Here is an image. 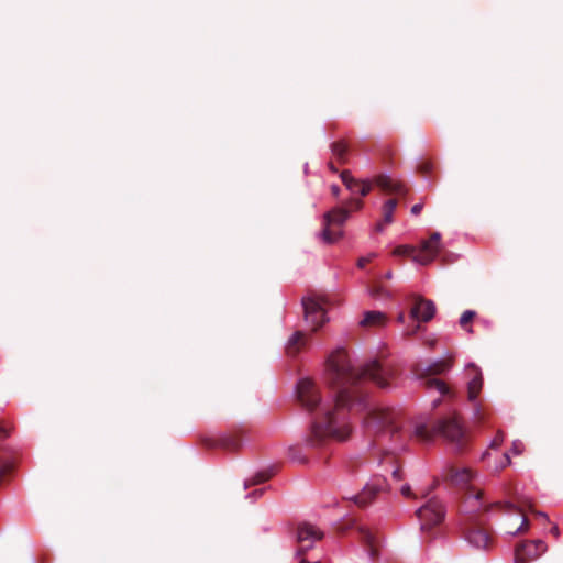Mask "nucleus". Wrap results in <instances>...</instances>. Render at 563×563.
<instances>
[{
    "mask_svg": "<svg viewBox=\"0 0 563 563\" xmlns=\"http://www.w3.org/2000/svg\"><path fill=\"white\" fill-rule=\"evenodd\" d=\"M396 365L373 360L362 366L352 363L344 349H338L328 358L327 378L334 391L333 406H322L311 423L306 438V446L320 449L329 441H345L352 433L351 416L367 408V393L364 390L366 380L377 387H391L398 377Z\"/></svg>",
    "mask_w": 563,
    "mask_h": 563,
    "instance_id": "obj_1",
    "label": "nucleus"
},
{
    "mask_svg": "<svg viewBox=\"0 0 563 563\" xmlns=\"http://www.w3.org/2000/svg\"><path fill=\"white\" fill-rule=\"evenodd\" d=\"M366 433L374 438V444L384 449L386 441L402 443V426L399 416L391 409H373L364 421Z\"/></svg>",
    "mask_w": 563,
    "mask_h": 563,
    "instance_id": "obj_2",
    "label": "nucleus"
},
{
    "mask_svg": "<svg viewBox=\"0 0 563 563\" xmlns=\"http://www.w3.org/2000/svg\"><path fill=\"white\" fill-rule=\"evenodd\" d=\"M438 434H442L462 449L465 443V433L456 418H446L432 424L419 423L415 429V437L422 442H430Z\"/></svg>",
    "mask_w": 563,
    "mask_h": 563,
    "instance_id": "obj_3",
    "label": "nucleus"
},
{
    "mask_svg": "<svg viewBox=\"0 0 563 563\" xmlns=\"http://www.w3.org/2000/svg\"><path fill=\"white\" fill-rule=\"evenodd\" d=\"M452 361L450 358L438 360L431 364H418L415 367V374L422 382L427 389H434L441 396L451 395L449 386L437 376L442 375L450 371Z\"/></svg>",
    "mask_w": 563,
    "mask_h": 563,
    "instance_id": "obj_4",
    "label": "nucleus"
},
{
    "mask_svg": "<svg viewBox=\"0 0 563 563\" xmlns=\"http://www.w3.org/2000/svg\"><path fill=\"white\" fill-rule=\"evenodd\" d=\"M350 216L347 208L338 207L324 214L322 239L327 243H334L342 238V225Z\"/></svg>",
    "mask_w": 563,
    "mask_h": 563,
    "instance_id": "obj_5",
    "label": "nucleus"
},
{
    "mask_svg": "<svg viewBox=\"0 0 563 563\" xmlns=\"http://www.w3.org/2000/svg\"><path fill=\"white\" fill-rule=\"evenodd\" d=\"M444 507L438 499H430L426 505L417 510V516L421 522V530L427 532L433 527L440 525L444 519Z\"/></svg>",
    "mask_w": 563,
    "mask_h": 563,
    "instance_id": "obj_6",
    "label": "nucleus"
},
{
    "mask_svg": "<svg viewBox=\"0 0 563 563\" xmlns=\"http://www.w3.org/2000/svg\"><path fill=\"white\" fill-rule=\"evenodd\" d=\"M324 303L321 297L312 296L302 299L305 320L311 325L312 331H317L327 322Z\"/></svg>",
    "mask_w": 563,
    "mask_h": 563,
    "instance_id": "obj_7",
    "label": "nucleus"
},
{
    "mask_svg": "<svg viewBox=\"0 0 563 563\" xmlns=\"http://www.w3.org/2000/svg\"><path fill=\"white\" fill-rule=\"evenodd\" d=\"M497 508L503 514L516 515L521 519V522L518 527L514 528V525L507 523L506 531L508 534H523L529 529V521L523 512V509L520 506H517L512 503H500L496 501L489 504L485 507V511H490L492 509Z\"/></svg>",
    "mask_w": 563,
    "mask_h": 563,
    "instance_id": "obj_8",
    "label": "nucleus"
},
{
    "mask_svg": "<svg viewBox=\"0 0 563 563\" xmlns=\"http://www.w3.org/2000/svg\"><path fill=\"white\" fill-rule=\"evenodd\" d=\"M297 398L300 405L308 411L316 410L321 404L320 391L309 378H303L298 383Z\"/></svg>",
    "mask_w": 563,
    "mask_h": 563,
    "instance_id": "obj_9",
    "label": "nucleus"
},
{
    "mask_svg": "<svg viewBox=\"0 0 563 563\" xmlns=\"http://www.w3.org/2000/svg\"><path fill=\"white\" fill-rule=\"evenodd\" d=\"M322 537L323 533L316 526L307 522L299 523L296 532V539L299 544L297 554L303 555Z\"/></svg>",
    "mask_w": 563,
    "mask_h": 563,
    "instance_id": "obj_10",
    "label": "nucleus"
},
{
    "mask_svg": "<svg viewBox=\"0 0 563 563\" xmlns=\"http://www.w3.org/2000/svg\"><path fill=\"white\" fill-rule=\"evenodd\" d=\"M441 250V234L433 232L430 238L421 243V247L413 255V261L428 265L431 263Z\"/></svg>",
    "mask_w": 563,
    "mask_h": 563,
    "instance_id": "obj_11",
    "label": "nucleus"
},
{
    "mask_svg": "<svg viewBox=\"0 0 563 563\" xmlns=\"http://www.w3.org/2000/svg\"><path fill=\"white\" fill-rule=\"evenodd\" d=\"M466 540L478 549H488L493 542L490 532L476 520H472L465 531Z\"/></svg>",
    "mask_w": 563,
    "mask_h": 563,
    "instance_id": "obj_12",
    "label": "nucleus"
},
{
    "mask_svg": "<svg viewBox=\"0 0 563 563\" xmlns=\"http://www.w3.org/2000/svg\"><path fill=\"white\" fill-rule=\"evenodd\" d=\"M547 549V544L542 540L523 542L516 548L515 561L516 563H528L543 554Z\"/></svg>",
    "mask_w": 563,
    "mask_h": 563,
    "instance_id": "obj_13",
    "label": "nucleus"
},
{
    "mask_svg": "<svg viewBox=\"0 0 563 563\" xmlns=\"http://www.w3.org/2000/svg\"><path fill=\"white\" fill-rule=\"evenodd\" d=\"M16 464V452L9 445H0V485L12 474Z\"/></svg>",
    "mask_w": 563,
    "mask_h": 563,
    "instance_id": "obj_14",
    "label": "nucleus"
},
{
    "mask_svg": "<svg viewBox=\"0 0 563 563\" xmlns=\"http://www.w3.org/2000/svg\"><path fill=\"white\" fill-rule=\"evenodd\" d=\"M435 313V305L432 300L424 299L422 297H417L415 300V305L411 308L412 318L428 322L430 321Z\"/></svg>",
    "mask_w": 563,
    "mask_h": 563,
    "instance_id": "obj_15",
    "label": "nucleus"
},
{
    "mask_svg": "<svg viewBox=\"0 0 563 563\" xmlns=\"http://www.w3.org/2000/svg\"><path fill=\"white\" fill-rule=\"evenodd\" d=\"M384 487V481L380 479L367 484L360 494L353 497V500L358 507L365 508L383 492Z\"/></svg>",
    "mask_w": 563,
    "mask_h": 563,
    "instance_id": "obj_16",
    "label": "nucleus"
},
{
    "mask_svg": "<svg viewBox=\"0 0 563 563\" xmlns=\"http://www.w3.org/2000/svg\"><path fill=\"white\" fill-rule=\"evenodd\" d=\"M361 542L367 551L369 558L375 560L379 555V539L374 531L366 527H358L357 529Z\"/></svg>",
    "mask_w": 563,
    "mask_h": 563,
    "instance_id": "obj_17",
    "label": "nucleus"
},
{
    "mask_svg": "<svg viewBox=\"0 0 563 563\" xmlns=\"http://www.w3.org/2000/svg\"><path fill=\"white\" fill-rule=\"evenodd\" d=\"M466 369L471 376L467 384V397L470 401H474L482 390L483 376L481 369L475 364H470Z\"/></svg>",
    "mask_w": 563,
    "mask_h": 563,
    "instance_id": "obj_18",
    "label": "nucleus"
},
{
    "mask_svg": "<svg viewBox=\"0 0 563 563\" xmlns=\"http://www.w3.org/2000/svg\"><path fill=\"white\" fill-rule=\"evenodd\" d=\"M210 448H221L227 451H236L241 448L242 440L238 432L229 433L217 439L207 440Z\"/></svg>",
    "mask_w": 563,
    "mask_h": 563,
    "instance_id": "obj_19",
    "label": "nucleus"
},
{
    "mask_svg": "<svg viewBox=\"0 0 563 563\" xmlns=\"http://www.w3.org/2000/svg\"><path fill=\"white\" fill-rule=\"evenodd\" d=\"M473 476L474 474L470 468H459L452 466L449 468L445 478L450 481L453 485L465 486L470 484V482L473 479Z\"/></svg>",
    "mask_w": 563,
    "mask_h": 563,
    "instance_id": "obj_20",
    "label": "nucleus"
},
{
    "mask_svg": "<svg viewBox=\"0 0 563 563\" xmlns=\"http://www.w3.org/2000/svg\"><path fill=\"white\" fill-rule=\"evenodd\" d=\"M376 185L387 194H406L402 183L396 181L388 176L379 175L375 179Z\"/></svg>",
    "mask_w": 563,
    "mask_h": 563,
    "instance_id": "obj_21",
    "label": "nucleus"
},
{
    "mask_svg": "<svg viewBox=\"0 0 563 563\" xmlns=\"http://www.w3.org/2000/svg\"><path fill=\"white\" fill-rule=\"evenodd\" d=\"M307 340L305 338V333L301 331H297L292 334V336L288 340L286 345V353L290 357H296L300 351L306 346Z\"/></svg>",
    "mask_w": 563,
    "mask_h": 563,
    "instance_id": "obj_22",
    "label": "nucleus"
},
{
    "mask_svg": "<svg viewBox=\"0 0 563 563\" xmlns=\"http://www.w3.org/2000/svg\"><path fill=\"white\" fill-rule=\"evenodd\" d=\"M387 322V317L380 311H366L364 318L360 322L365 328H379L384 327Z\"/></svg>",
    "mask_w": 563,
    "mask_h": 563,
    "instance_id": "obj_23",
    "label": "nucleus"
},
{
    "mask_svg": "<svg viewBox=\"0 0 563 563\" xmlns=\"http://www.w3.org/2000/svg\"><path fill=\"white\" fill-rule=\"evenodd\" d=\"M397 199H388L383 207V221L378 222L375 227L377 232H382L384 230L385 224H389L393 222V214L397 207Z\"/></svg>",
    "mask_w": 563,
    "mask_h": 563,
    "instance_id": "obj_24",
    "label": "nucleus"
},
{
    "mask_svg": "<svg viewBox=\"0 0 563 563\" xmlns=\"http://www.w3.org/2000/svg\"><path fill=\"white\" fill-rule=\"evenodd\" d=\"M380 464L390 465L391 475L396 481H400L402 478L401 468L398 464L396 455L393 452L385 451L384 456L380 460Z\"/></svg>",
    "mask_w": 563,
    "mask_h": 563,
    "instance_id": "obj_25",
    "label": "nucleus"
},
{
    "mask_svg": "<svg viewBox=\"0 0 563 563\" xmlns=\"http://www.w3.org/2000/svg\"><path fill=\"white\" fill-rule=\"evenodd\" d=\"M331 150L333 155L338 158L340 164H344L346 162V155L349 147L345 142L336 141L331 144Z\"/></svg>",
    "mask_w": 563,
    "mask_h": 563,
    "instance_id": "obj_26",
    "label": "nucleus"
},
{
    "mask_svg": "<svg viewBox=\"0 0 563 563\" xmlns=\"http://www.w3.org/2000/svg\"><path fill=\"white\" fill-rule=\"evenodd\" d=\"M341 179H342V183L346 186V188L352 191V192H356L358 191V188H360V183L357 179H355L350 170H343L340 175Z\"/></svg>",
    "mask_w": 563,
    "mask_h": 563,
    "instance_id": "obj_27",
    "label": "nucleus"
},
{
    "mask_svg": "<svg viewBox=\"0 0 563 563\" xmlns=\"http://www.w3.org/2000/svg\"><path fill=\"white\" fill-rule=\"evenodd\" d=\"M269 478H271V474H268V473H265V472L257 473L253 478H251L250 481H247L245 483V488H247L251 485H257V484L264 483Z\"/></svg>",
    "mask_w": 563,
    "mask_h": 563,
    "instance_id": "obj_28",
    "label": "nucleus"
},
{
    "mask_svg": "<svg viewBox=\"0 0 563 563\" xmlns=\"http://www.w3.org/2000/svg\"><path fill=\"white\" fill-rule=\"evenodd\" d=\"M13 426L5 420H0V440H4L12 433Z\"/></svg>",
    "mask_w": 563,
    "mask_h": 563,
    "instance_id": "obj_29",
    "label": "nucleus"
},
{
    "mask_svg": "<svg viewBox=\"0 0 563 563\" xmlns=\"http://www.w3.org/2000/svg\"><path fill=\"white\" fill-rule=\"evenodd\" d=\"M416 252H417L416 249L407 246V245H400L394 250L395 255H408V256H411L412 258H413V255L416 254Z\"/></svg>",
    "mask_w": 563,
    "mask_h": 563,
    "instance_id": "obj_30",
    "label": "nucleus"
},
{
    "mask_svg": "<svg viewBox=\"0 0 563 563\" xmlns=\"http://www.w3.org/2000/svg\"><path fill=\"white\" fill-rule=\"evenodd\" d=\"M476 316V312L473 310H466L462 313L460 318V325L465 328Z\"/></svg>",
    "mask_w": 563,
    "mask_h": 563,
    "instance_id": "obj_31",
    "label": "nucleus"
},
{
    "mask_svg": "<svg viewBox=\"0 0 563 563\" xmlns=\"http://www.w3.org/2000/svg\"><path fill=\"white\" fill-rule=\"evenodd\" d=\"M350 211L351 210H360L363 208V201L361 199H351L349 201V207H346Z\"/></svg>",
    "mask_w": 563,
    "mask_h": 563,
    "instance_id": "obj_32",
    "label": "nucleus"
},
{
    "mask_svg": "<svg viewBox=\"0 0 563 563\" xmlns=\"http://www.w3.org/2000/svg\"><path fill=\"white\" fill-rule=\"evenodd\" d=\"M432 163L431 162H422L420 165H419V172L422 174V175H427L429 174L431 170H432Z\"/></svg>",
    "mask_w": 563,
    "mask_h": 563,
    "instance_id": "obj_33",
    "label": "nucleus"
},
{
    "mask_svg": "<svg viewBox=\"0 0 563 563\" xmlns=\"http://www.w3.org/2000/svg\"><path fill=\"white\" fill-rule=\"evenodd\" d=\"M360 185L358 192L361 196H367L372 188L371 184L368 181H361Z\"/></svg>",
    "mask_w": 563,
    "mask_h": 563,
    "instance_id": "obj_34",
    "label": "nucleus"
},
{
    "mask_svg": "<svg viewBox=\"0 0 563 563\" xmlns=\"http://www.w3.org/2000/svg\"><path fill=\"white\" fill-rule=\"evenodd\" d=\"M505 434L501 431H498L494 440L492 441V448H498L504 442Z\"/></svg>",
    "mask_w": 563,
    "mask_h": 563,
    "instance_id": "obj_35",
    "label": "nucleus"
},
{
    "mask_svg": "<svg viewBox=\"0 0 563 563\" xmlns=\"http://www.w3.org/2000/svg\"><path fill=\"white\" fill-rule=\"evenodd\" d=\"M373 257H375V254H372L369 256L360 257L357 260V267L364 268L372 261Z\"/></svg>",
    "mask_w": 563,
    "mask_h": 563,
    "instance_id": "obj_36",
    "label": "nucleus"
},
{
    "mask_svg": "<svg viewBox=\"0 0 563 563\" xmlns=\"http://www.w3.org/2000/svg\"><path fill=\"white\" fill-rule=\"evenodd\" d=\"M468 497H473L476 500H479L483 496V492L481 489L475 490L472 486L468 487L467 492Z\"/></svg>",
    "mask_w": 563,
    "mask_h": 563,
    "instance_id": "obj_37",
    "label": "nucleus"
},
{
    "mask_svg": "<svg viewBox=\"0 0 563 563\" xmlns=\"http://www.w3.org/2000/svg\"><path fill=\"white\" fill-rule=\"evenodd\" d=\"M512 451L515 454H520L523 451V444L521 441L517 440L512 443Z\"/></svg>",
    "mask_w": 563,
    "mask_h": 563,
    "instance_id": "obj_38",
    "label": "nucleus"
},
{
    "mask_svg": "<svg viewBox=\"0 0 563 563\" xmlns=\"http://www.w3.org/2000/svg\"><path fill=\"white\" fill-rule=\"evenodd\" d=\"M401 494L405 496V497H413V494L411 492V488L409 485H404L400 489Z\"/></svg>",
    "mask_w": 563,
    "mask_h": 563,
    "instance_id": "obj_39",
    "label": "nucleus"
},
{
    "mask_svg": "<svg viewBox=\"0 0 563 563\" xmlns=\"http://www.w3.org/2000/svg\"><path fill=\"white\" fill-rule=\"evenodd\" d=\"M423 209V205L422 203H416L411 207V213L413 216H418Z\"/></svg>",
    "mask_w": 563,
    "mask_h": 563,
    "instance_id": "obj_40",
    "label": "nucleus"
},
{
    "mask_svg": "<svg viewBox=\"0 0 563 563\" xmlns=\"http://www.w3.org/2000/svg\"><path fill=\"white\" fill-rule=\"evenodd\" d=\"M297 451H298V449H297V448H291V449H290L291 456H292L294 459L298 460V461H299V462H301V463H306V462H307V457H306V456H303V457L297 456V455H296V452H297Z\"/></svg>",
    "mask_w": 563,
    "mask_h": 563,
    "instance_id": "obj_41",
    "label": "nucleus"
},
{
    "mask_svg": "<svg viewBox=\"0 0 563 563\" xmlns=\"http://www.w3.org/2000/svg\"><path fill=\"white\" fill-rule=\"evenodd\" d=\"M550 532L558 539L560 537V530H559V527L556 525H554Z\"/></svg>",
    "mask_w": 563,
    "mask_h": 563,
    "instance_id": "obj_42",
    "label": "nucleus"
},
{
    "mask_svg": "<svg viewBox=\"0 0 563 563\" xmlns=\"http://www.w3.org/2000/svg\"><path fill=\"white\" fill-rule=\"evenodd\" d=\"M383 289L380 286H376L373 288L372 290V296L376 297V296H379L382 294Z\"/></svg>",
    "mask_w": 563,
    "mask_h": 563,
    "instance_id": "obj_43",
    "label": "nucleus"
},
{
    "mask_svg": "<svg viewBox=\"0 0 563 563\" xmlns=\"http://www.w3.org/2000/svg\"><path fill=\"white\" fill-rule=\"evenodd\" d=\"M331 191H332L333 196L338 197V196H339V194H340V188H339V186H338V185H332V186H331Z\"/></svg>",
    "mask_w": 563,
    "mask_h": 563,
    "instance_id": "obj_44",
    "label": "nucleus"
},
{
    "mask_svg": "<svg viewBox=\"0 0 563 563\" xmlns=\"http://www.w3.org/2000/svg\"><path fill=\"white\" fill-rule=\"evenodd\" d=\"M533 512H534V515H536L537 517H541V518H543V519L548 520V516H547L545 514H543V512H541V511H533Z\"/></svg>",
    "mask_w": 563,
    "mask_h": 563,
    "instance_id": "obj_45",
    "label": "nucleus"
},
{
    "mask_svg": "<svg viewBox=\"0 0 563 563\" xmlns=\"http://www.w3.org/2000/svg\"><path fill=\"white\" fill-rule=\"evenodd\" d=\"M329 168H330L333 173H336V172H338V168L333 165V163H329Z\"/></svg>",
    "mask_w": 563,
    "mask_h": 563,
    "instance_id": "obj_46",
    "label": "nucleus"
},
{
    "mask_svg": "<svg viewBox=\"0 0 563 563\" xmlns=\"http://www.w3.org/2000/svg\"><path fill=\"white\" fill-rule=\"evenodd\" d=\"M404 320H405V314H404V313H400V314L398 316V321H399V322H404Z\"/></svg>",
    "mask_w": 563,
    "mask_h": 563,
    "instance_id": "obj_47",
    "label": "nucleus"
},
{
    "mask_svg": "<svg viewBox=\"0 0 563 563\" xmlns=\"http://www.w3.org/2000/svg\"><path fill=\"white\" fill-rule=\"evenodd\" d=\"M504 457L506 460V464H510V459H509L508 454H505Z\"/></svg>",
    "mask_w": 563,
    "mask_h": 563,
    "instance_id": "obj_48",
    "label": "nucleus"
},
{
    "mask_svg": "<svg viewBox=\"0 0 563 563\" xmlns=\"http://www.w3.org/2000/svg\"><path fill=\"white\" fill-rule=\"evenodd\" d=\"M391 276H393L391 272H387V273H386V275H385V277H386L387 279L391 278Z\"/></svg>",
    "mask_w": 563,
    "mask_h": 563,
    "instance_id": "obj_49",
    "label": "nucleus"
},
{
    "mask_svg": "<svg viewBox=\"0 0 563 563\" xmlns=\"http://www.w3.org/2000/svg\"><path fill=\"white\" fill-rule=\"evenodd\" d=\"M440 401H441V398H438V399H435V400L433 401V405H434V406H438V405L440 404Z\"/></svg>",
    "mask_w": 563,
    "mask_h": 563,
    "instance_id": "obj_50",
    "label": "nucleus"
},
{
    "mask_svg": "<svg viewBox=\"0 0 563 563\" xmlns=\"http://www.w3.org/2000/svg\"><path fill=\"white\" fill-rule=\"evenodd\" d=\"M262 493H263V490H262V489H260V490H255V492H254V495L260 496V495H262Z\"/></svg>",
    "mask_w": 563,
    "mask_h": 563,
    "instance_id": "obj_51",
    "label": "nucleus"
},
{
    "mask_svg": "<svg viewBox=\"0 0 563 563\" xmlns=\"http://www.w3.org/2000/svg\"><path fill=\"white\" fill-rule=\"evenodd\" d=\"M300 563H308V562H307L305 559H302V560L300 561Z\"/></svg>",
    "mask_w": 563,
    "mask_h": 563,
    "instance_id": "obj_52",
    "label": "nucleus"
}]
</instances>
